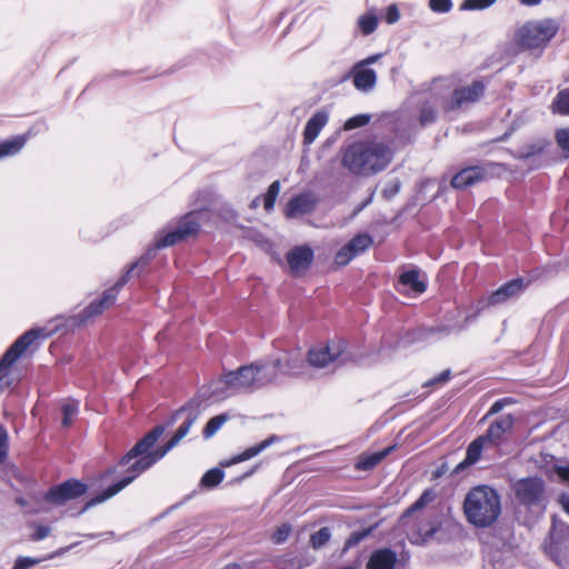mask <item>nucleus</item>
Returning <instances> with one entry per match:
<instances>
[{
    "mask_svg": "<svg viewBox=\"0 0 569 569\" xmlns=\"http://www.w3.org/2000/svg\"><path fill=\"white\" fill-rule=\"evenodd\" d=\"M163 432L164 427L159 425L150 430L147 435H144V437L140 439L120 460L121 466H128V476H126L117 483L108 487L102 493L88 501L84 510L116 496L128 485H130L140 473L162 459L166 456V450H161L160 448L151 450V448L163 435Z\"/></svg>",
    "mask_w": 569,
    "mask_h": 569,
    "instance_id": "f257e3e1",
    "label": "nucleus"
},
{
    "mask_svg": "<svg viewBox=\"0 0 569 569\" xmlns=\"http://www.w3.org/2000/svg\"><path fill=\"white\" fill-rule=\"evenodd\" d=\"M392 160L391 149L379 141H357L342 153V166L351 173L368 177L382 171Z\"/></svg>",
    "mask_w": 569,
    "mask_h": 569,
    "instance_id": "f03ea898",
    "label": "nucleus"
},
{
    "mask_svg": "<svg viewBox=\"0 0 569 569\" xmlns=\"http://www.w3.org/2000/svg\"><path fill=\"white\" fill-rule=\"evenodd\" d=\"M463 512L475 527H490L501 513L500 496L489 486L475 487L465 498Z\"/></svg>",
    "mask_w": 569,
    "mask_h": 569,
    "instance_id": "7ed1b4c3",
    "label": "nucleus"
},
{
    "mask_svg": "<svg viewBox=\"0 0 569 569\" xmlns=\"http://www.w3.org/2000/svg\"><path fill=\"white\" fill-rule=\"evenodd\" d=\"M182 239H184V236L178 228L173 231L168 232L163 238L158 239L154 248L147 250V252L137 262L132 263L126 272V274H123L119 279V281L114 284L113 288L104 291L103 296L99 300L91 302L88 307L83 309V311L81 312L82 319L86 320L91 317H96L102 313L106 309L110 308L116 301L118 290L127 283L130 274L137 268L147 266L150 262V260L154 257L157 249L173 246Z\"/></svg>",
    "mask_w": 569,
    "mask_h": 569,
    "instance_id": "20e7f679",
    "label": "nucleus"
},
{
    "mask_svg": "<svg viewBox=\"0 0 569 569\" xmlns=\"http://www.w3.org/2000/svg\"><path fill=\"white\" fill-rule=\"evenodd\" d=\"M558 29V23L552 19L528 21L516 31L515 42L525 49L542 48Z\"/></svg>",
    "mask_w": 569,
    "mask_h": 569,
    "instance_id": "39448f33",
    "label": "nucleus"
},
{
    "mask_svg": "<svg viewBox=\"0 0 569 569\" xmlns=\"http://www.w3.org/2000/svg\"><path fill=\"white\" fill-rule=\"evenodd\" d=\"M276 379L277 375L274 372L256 365L243 366L237 371H230L223 376V382L233 391L261 388Z\"/></svg>",
    "mask_w": 569,
    "mask_h": 569,
    "instance_id": "423d86ee",
    "label": "nucleus"
},
{
    "mask_svg": "<svg viewBox=\"0 0 569 569\" xmlns=\"http://www.w3.org/2000/svg\"><path fill=\"white\" fill-rule=\"evenodd\" d=\"M543 550L558 566L569 568V527L556 523L543 542Z\"/></svg>",
    "mask_w": 569,
    "mask_h": 569,
    "instance_id": "0eeeda50",
    "label": "nucleus"
},
{
    "mask_svg": "<svg viewBox=\"0 0 569 569\" xmlns=\"http://www.w3.org/2000/svg\"><path fill=\"white\" fill-rule=\"evenodd\" d=\"M512 491L517 501L526 507L540 506L546 501L545 482L539 477H527L515 481Z\"/></svg>",
    "mask_w": 569,
    "mask_h": 569,
    "instance_id": "6e6552de",
    "label": "nucleus"
},
{
    "mask_svg": "<svg viewBox=\"0 0 569 569\" xmlns=\"http://www.w3.org/2000/svg\"><path fill=\"white\" fill-rule=\"evenodd\" d=\"M381 57L382 53H376L352 66L349 77L352 79V83L358 91L368 93L375 89L378 77L370 66L376 63Z\"/></svg>",
    "mask_w": 569,
    "mask_h": 569,
    "instance_id": "1a4fd4ad",
    "label": "nucleus"
},
{
    "mask_svg": "<svg viewBox=\"0 0 569 569\" xmlns=\"http://www.w3.org/2000/svg\"><path fill=\"white\" fill-rule=\"evenodd\" d=\"M346 350V343L342 341H331L326 346L315 347L309 350L308 365L316 369L328 368L330 365L342 363L340 360Z\"/></svg>",
    "mask_w": 569,
    "mask_h": 569,
    "instance_id": "9d476101",
    "label": "nucleus"
},
{
    "mask_svg": "<svg viewBox=\"0 0 569 569\" xmlns=\"http://www.w3.org/2000/svg\"><path fill=\"white\" fill-rule=\"evenodd\" d=\"M43 333V329H32L20 336L0 360V376H3L24 351Z\"/></svg>",
    "mask_w": 569,
    "mask_h": 569,
    "instance_id": "9b49d317",
    "label": "nucleus"
},
{
    "mask_svg": "<svg viewBox=\"0 0 569 569\" xmlns=\"http://www.w3.org/2000/svg\"><path fill=\"white\" fill-rule=\"evenodd\" d=\"M86 491L87 486L84 483L79 480L70 479L51 488L46 493V500L56 505H62L69 500L81 497Z\"/></svg>",
    "mask_w": 569,
    "mask_h": 569,
    "instance_id": "f8f14e48",
    "label": "nucleus"
},
{
    "mask_svg": "<svg viewBox=\"0 0 569 569\" xmlns=\"http://www.w3.org/2000/svg\"><path fill=\"white\" fill-rule=\"evenodd\" d=\"M372 244V238L367 233L353 237L337 253L335 261L339 266L348 264L356 256L365 252Z\"/></svg>",
    "mask_w": 569,
    "mask_h": 569,
    "instance_id": "ddd939ff",
    "label": "nucleus"
},
{
    "mask_svg": "<svg viewBox=\"0 0 569 569\" xmlns=\"http://www.w3.org/2000/svg\"><path fill=\"white\" fill-rule=\"evenodd\" d=\"M272 370L277 375V370H280L287 376H301L305 373V358L298 351L286 353L283 358H278L272 362Z\"/></svg>",
    "mask_w": 569,
    "mask_h": 569,
    "instance_id": "4468645a",
    "label": "nucleus"
},
{
    "mask_svg": "<svg viewBox=\"0 0 569 569\" xmlns=\"http://www.w3.org/2000/svg\"><path fill=\"white\" fill-rule=\"evenodd\" d=\"M488 177V170L481 166L467 167L461 169L451 179L455 189H465L483 181Z\"/></svg>",
    "mask_w": 569,
    "mask_h": 569,
    "instance_id": "2eb2a0df",
    "label": "nucleus"
},
{
    "mask_svg": "<svg viewBox=\"0 0 569 569\" xmlns=\"http://www.w3.org/2000/svg\"><path fill=\"white\" fill-rule=\"evenodd\" d=\"M485 92V84L475 81L470 86L456 89L452 93L450 108H459L466 103L476 102Z\"/></svg>",
    "mask_w": 569,
    "mask_h": 569,
    "instance_id": "dca6fc26",
    "label": "nucleus"
},
{
    "mask_svg": "<svg viewBox=\"0 0 569 569\" xmlns=\"http://www.w3.org/2000/svg\"><path fill=\"white\" fill-rule=\"evenodd\" d=\"M317 203V199L313 193L305 192L292 198L286 208V216L288 218H297L307 213H310Z\"/></svg>",
    "mask_w": 569,
    "mask_h": 569,
    "instance_id": "f3484780",
    "label": "nucleus"
},
{
    "mask_svg": "<svg viewBox=\"0 0 569 569\" xmlns=\"http://www.w3.org/2000/svg\"><path fill=\"white\" fill-rule=\"evenodd\" d=\"M313 251L309 247H297L287 253L288 264L295 274L305 272L311 264Z\"/></svg>",
    "mask_w": 569,
    "mask_h": 569,
    "instance_id": "a211bd4d",
    "label": "nucleus"
},
{
    "mask_svg": "<svg viewBox=\"0 0 569 569\" xmlns=\"http://www.w3.org/2000/svg\"><path fill=\"white\" fill-rule=\"evenodd\" d=\"M525 289V283L522 279H513L503 286H501L499 289L493 291L488 300L487 303L489 306H496L506 302L507 300L518 297Z\"/></svg>",
    "mask_w": 569,
    "mask_h": 569,
    "instance_id": "6ab92c4d",
    "label": "nucleus"
},
{
    "mask_svg": "<svg viewBox=\"0 0 569 569\" xmlns=\"http://www.w3.org/2000/svg\"><path fill=\"white\" fill-rule=\"evenodd\" d=\"M397 559V553L393 550L378 549L370 555L367 569H395Z\"/></svg>",
    "mask_w": 569,
    "mask_h": 569,
    "instance_id": "aec40b11",
    "label": "nucleus"
},
{
    "mask_svg": "<svg viewBox=\"0 0 569 569\" xmlns=\"http://www.w3.org/2000/svg\"><path fill=\"white\" fill-rule=\"evenodd\" d=\"M512 426L513 418L511 415L501 416L489 426L483 437L488 442L496 445Z\"/></svg>",
    "mask_w": 569,
    "mask_h": 569,
    "instance_id": "412c9836",
    "label": "nucleus"
},
{
    "mask_svg": "<svg viewBox=\"0 0 569 569\" xmlns=\"http://www.w3.org/2000/svg\"><path fill=\"white\" fill-rule=\"evenodd\" d=\"M277 441H279V438L277 436L272 435V436L268 437L266 440L261 441L260 443L252 446V447L246 449L240 455H237V456L232 457L230 460L222 462L221 466L229 467L231 465L249 460V459L256 457L257 455H259L260 452H262L264 449H267L268 447H270L272 443H274Z\"/></svg>",
    "mask_w": 569,
    "mask_h": 569,
    "instance_id": "4be33fe9",
    "label": "nucleus"
},
{
    "mask_svg": "<svg viewBox=\"0 0 569 569\" xmlns=\"http://www.w3.org/2000/svg\"><path fill=\"white\" fill-rule=\"evenodd\" d=\"M328 122V113L325 111L316 112L308 121L303 131L306 143H312L319 136L322 128Z\"/></svg>",
    "mask_w": 569,
    "mask_h": 569,
    "instance_id": "5701e85b",
    "label": "nucleus"
},
{
    "mask_svg": "<svg viewBox=\"0 0 569 569\" xmlns=\"http://www.w3.org/2000/svg\"><path fill=\"white\" fill-rule=\"evenodd\" d=\"M198 416L196 413H190L187 419L182 422V425L177 429L176 433L171 437V439L164 445L159 447L161 450H166V455L174 448L190 431V428L196 422Z\"/></svg>",
    "mask_w": 569,
    "mask_h": 569,
    "instance_id": "b1692460",
    "label": "nucleus"
},
{
    "mask_svg": "<svg viewBox=\"0 0 569 569\" xmlns=\"http://www.w3.org/2000/svg\"><path fill=\"white\" fill-rule=\"evenodd\" d=\"M393 447H388L383 450L370 453V455H361L356 462V469L358 470H370L375 468L383 458H386L391 451Z\"/></svg>",
    "mask_w": 569,
    "mask_h": 569,
    "instance_id": "393cba45",
    "label": "nucleus"
},
{
    "mask_svg": "<svg viewBox=\"0 0 569 569\" xmlns=\"http://www.w3.org/2000/svg\"><path fill=\"white\" fill-rule=\"evenodd\" d=\"M486 442H487L486 437H482V436L475 439L468 446L466 459L460 465H458L456 470H460L466 466L476 463L481 456V451H482Z\"/></svg>",
    "mask_w": 569,
    "mask_h": 569,
    "instance_id": "a878e982",
    "label": "nucleus"
},
{
    "mask_svg": "<svg viewBox=\"0 0 569 569\" xmlns=\"http://www.w3.org/2000/svg\"><path fill=\"white\" fill-rule=\"evenodd\" d=\"M400 284L410 288L415 293H422L427 289L425 281L419 279L418 270H409L400 274Z\"/></svg>",
    "mask_w": 569,
    "mask_h": 569,
    "instance_id": "bb28decb",
    "label": "nucleus"
},
{
    "mask_svg": "<svg viewBox=\"0 0 569 569\" xmlns=\"http://www.w3.org/2000/svg\"><path fill=\"white\" fill-rule=\"evenodd\" d=\"M378 17L373 10L367 11L357 19V28L363 36L373 33L378 27Z\"/></svg>",
    "mask_w": 569,
    "mask_h": 569,
    "instance_id": "cd10ccee",
    "label": "nucleus"
},
{
    "mask_svg": "<svg viewBox=\"0 0 569 569\" xmlns=\"http://www.w3.org/2000/svg\"><path fill=\"white\" fill-rule=\"evenodd\" d=\"M433 499L431 491H425L420 498L402 515L401 521L403 526L410 525L411 517L419 510L423 509Z\"/></svg>",
    "mask_w": 569,
    "mask_h": 569,
    "instance_id": "c85d7f7f",
    "label": "nucleus"
},
{
    "mask_svg": "<svg viewBox=\"0 0 569 569\" xmlns=\"http://www.w3.org/2000/svg\"><path fill=\"white\" fill-rule=\"evenodd\" d=\"M26 137L18 136L0 143V159L18 153L26 144Z\"/></svg>",
    "mask_w": 569,
    "mask_h": 569,
    "instance_id": "c756f323",
    "label": "nucleus"
},
{
    "mask_svg": "<svg viewBox=\"0 0 569 569\" xmlns=\"http://www.w3.org/2000/svg\"><path fill=\"white\" fill-rule=\"evenodd\" d=\"M224 473L219 468L208 470L201 478L200 485L204 488H214L223 480Z\"/></svg>",
    "mask_w": 569,
    "mask_h": 569,
    "instance_id": "7c9ffc66",
    "label": "nucleus"
},
{
    "mask_svg": "<svg viewBox=\"0 0 569 569\" xmlns=\"http://www.w3.org/2000/svg\"><path fill=\"white\" fill-rule=\"evenodd\" d=\"M199 228V221L197 220V217L193 213L187 214L178 227V229L181 230L184 238L196 234Z\"/></svg>",
    "mask_w": 569,
    "mask_h": 569,
    "instance_id": "2f4dec72",
    "label": "nucleus"
},
{
    "mask_svg": "<svg viewBox=\"0 0 569 569\" xmlns=\"http://www.w3.org/2000/svg\"><path fill=\"white\" fill-rule=\"evenodd\" d=\"M228 420V415L226 413H222V415H218L213 418H211L204 429H203V437L206 439H209L211 438L220 428L221 426Z\"/></svg>",
    "mask_w": 569,
    "mask_h": 569,
    "instance_id": "473e14b6",
    "label": "nucleus"
},
{
    "mask_svg": "<svg viewBox=\"0 0 569 569\" xmlns=\"http://www.w3.org/2000/svg\"><path fill=\"white\" fill-rule=\"evenodd\" d=\"M78 402L74 400H69L62 405V426L68 428L71 426L74 417L78 413Z\"/></svg>",
    "mask_w": 569,
    "mask_h": 569,
    "instance_id": "72a5a7b5",
    "label": "nucleus"
},
{
    "mask_svg": "<svg viewBox=\"0 0 569 569\" xmlns=\"http://www.w3.org/2000/svg\"><path fill=\"white\" fill-rule=\"evenodd\" d=\"M331 537L330 529L328 527H323L319 529L317 532L312 533L310 537V545L315 549H319L323 547Z\"/></svg>",
    "mask_w": 569,
    "mask_h": 569,
    "instance_id": "f704fd0d",
    "label": "nucleus"
},
{
    "mask_svg": "<svg viewBox=\"0 0 569 569\" xmlns=\"http://www.w3.org/2000/svg\"><path fill=\"white\" fill-rule=\"evenodd\" d=\"M280 189H281V186L278 180L273 181L269 186L268 191L264 194V202H263L264 209L267 211H270L273 208L277 197L279 196Z\"/></svg>",
    "mask_w": 569,
    "mask_h": 569,
    "instance_id": "c9c22d12",
    "label": "nucleus"
},
{
    "mask_svg": "<svg viewBox=\"0 0 569 569\" xmlns=\"http://www.w3.org/2000/svg\"><path fill=\"white\" fill-rule=\"evenodd\" d=\"M373 528H367L359 531H353L349 538L345 542V549H350L358 543H360L365 538H367L371 532Z\"/></svg>",
    "mask_w": 569,
    "mask_h": 569,
    "instance_id": "e433bc0d",
    "label": "nucleus"
},
{
    "mask_svg": "<svg viewBox=\"0 0 569 569\" xmlns=\"http://www.w3.org/2000/svg\"><path fill=\"white\" fill-rule=\"evenodd\" d=\"M553 106L558 112L569 114V89L558 93Z\"/></svg>",
    "mask_w": 569,
    "mask_h": 569,
    "instance_id": "4c0bfd02",
    "label": "nucleus"
},
{
    "mask_svg": "<svg viewBox=\"0 0 569 569\" xmlns=\"http://www.w3.org/2000/svg\"><path fill=\"white\" fill-rule=\"evenodd\" d=\"M546 147V142L543 140H540L535 143L527 144L522 147L520 150V157L521 158H529L537 153H540Z\"/></svg>",
    "mask_w": 569,
    "mask_h": 569,
    "instance_id": "58836bf2",
    "label": "nucleus"
},
{
    "mask_svg": "<svg viewBox=\"0 0 569 569\" xmlns=\"http://www.w3.org/2000/svg\"><path fill=\"white\" fill-rule=\"evenodd\" d=\"M496 2V0H465L461 4V9L465 10H482L489 8Z\"/></svg>",
    "mask_w": 569,
    "mask_h": 569,
    "instance_id": "ea45409f",
    "label": "nucleus"
},
{
    "mask_svg": "<svg viewBox=\"0 0 569 569\" xmlns=\"http://www.w3.org/2000/svg\"><path fill=\"white\" fill-rule=\"evenodd\" d=\"M291 526L288 523L281 525L271 536V540L276 545L283 543L290 536Z\"/></svg>",
    "mask_w": 569,
    "mask_h": 569,
    "instance_id": "a19ab883",
    "label": "nucleus"
},
{
    "mask_svg": "<svg viewBox=\"0 0 569 569\" xmlns=\"http://www.w3.org/2000/svg\"><path fill=\"white\" fill-rule=\"evenodd\" d=\"M9 435L7 429L0 423V463L8 457Z\"/></svg>",
    "mask_w": 569,
    "mask_h": 569,
    "instance_id": "79ce46f5",
    "label": "nucleus"
},
{
    "mask_svg": "<svg viewBox=\"0 0 569 569\" xmlns=\"http://www.w3.org/2000/svg\"><path fill=\"white\" fill-rule=\"evenodd\" d=\"M437 118V113L433 107L423 106L420 111L419 121L422 126L432 123Z\"/></svg>",
    "mask_w": 569,
    "mask_h": 569,
    "instance_id": "37998d69",
    "label": "nucleus"
},
{
    "mask_svg": "<svg viewBox=\"0 0 569 569\" xmlns=\"http://www.w3.org/2000/svg\"><path fill=\"white\" fill-rule=\"evenodd\" d=\"M370 120V117L367 116V114H359V116H356V117H352L350 119H348L343 126V128L346 130H352V129H356V128H360L365 124H367Z\"/></svg>",
    "mask_w": 569,
    "mask_h": 569,
    "instance_id": "c03bdc74",
    "label": "nucleus"
},
{
    "mask_svg": "<svg viewBox=\"0 0 569 569\" xmlns=\"http://www.w3.org/2000/svg\"><path fill=\"white\" fill-rule=\"evenodd\" d=\"M556 139L558 146L569 156V128L559 129Z\"/></svg>",
    "mask_w": 569,
    "mask_h": 569,
    "instance_id": "a18cd8bd",
    "label": "nucleus"
},
{
    "mask_svg": "<svg viewBox=\"0 0 569 569\" xmlns=\"http://www.w3.org/2000/svg\"><path fill=\"white\" fill-rule=\"evenodd\" d=\"M41 559L31 557H19L12 569H31L32 567L40 563Z\"/></svg>",
    "mask_w": 569,
    "mask_h": 569,
    "instance_id": "49530a36",
    "label": "nucleus"
},
{
    "mask_svg": "<svg viewBox=\"0 0 569 569\" xmlns=\"http://www.w3.org/2000/svg\"><path fill=\"white\" fill-rule=\"evenodd\" d=\"M429 7L435 12L445 13L452 7L451 0H429Z\"/></svg>",
    "mask_w": 569,
    "mask_h": 569,
    "instance_id": "de8ad7c7",
    "label": "nucleus"
},
{
    "mask_svg": "<svg viewBox=\"0 0 569 569\" xmlns=\"http://www.w3.org/2000/svg\"><path fill=\"white\" fill-rule=\"evenodd\" d=\"M510 403H513V400L511 398H503V399H499V400L495 401L492 403L491 408L489 409L487 416H491V415H496V413L500 412L505 406L510 405Z\"/></svg>",
    "mask_w": 569,
    "mask_h": 569,
    "instance_id": "09e8293b",
    "label": "nucleus"
},
{
    "mask_svg": "<svg viewBox=\"0 0 569 569\" xmlns=\"http://www.w3.org/2000/svg\"><path fill=\"white\" fill-rule=\"evenodd\" d=\"M400 18V12L396 4H391L387 9L386 21L389 24L396 23Z\"/></svg>",
    "mask_w": 569,
    "mask_h": 569,
    "instance_id": "8fccbe9b",
    "label": "nucleus"
},
{
    "mask_svg": "<svg viewBox=\"0 0 569 569\" xmlns=\"http://www.w3.org/2000/svg\"><path fill=\"white\" fill-rule=\"evenodd\" d=\"M50 533V529L48 527H44V526H39L33 535V538L36 540H42L44 539L46 537H48Z\"/></svg>",
    "mask_w": 569,
    "mask_h": 569,
    "instance_id": "3c124183",
    "label": "nucleus"
},
{
    "mask_svg": "<svg viewBox=\"0 0 569 569\" xmlns=\"http://www.w3.org/2000/svg\"><path fill=\"white\" fill-rule=\"evenodd\" d=\"M449 378H450V370H445L438 377L430 380L428 385L445 383L449 380Z\"/></svg>",
    "mask_w": 569,
    "mask_h": 569,
    "instance_id": "603ef678",
    "label": "nucleus"
},
{
    "mask_svg": "<svg viewBox=\"0 0 569 569\" xmlns=\"http://www.w3.org/2000/svg\"><path fill=\"white\" fill-rule=\"evenodd\" d=\"M557 475L569 483V466H559L556 468Z\"/></svg>",
    "mask_w": 569,
    "mask_h": 569,
    "instance_id": "864d4df0",
    "label": "nucleus"
},
{
    "mask_svg": "<svg viewBox=\"0 0 569 569\" xmlns=\"http://www.w3.org/2000/svg\"><path fill=\"white\" fill-rule=\"evenodd\" d=\"M435 531V527L433 525L429 523L427 528L425 529H419V536L420 537H428V536H431Z\"/></svg>",
    "mask_w": 569,
    "mask_h": 569,
    "instance_id": "5fc2aeb1",
    "label": "nucleus"
},
{
    "mask_svg": "<svg viewBox=\"0 0 569 569\" xmlns=\"http://www.w3.org/2000/svg\"><path fill=\"white\" fill-rule=\"evenodd\" d=\"M560 503L563 508V510L569 513V495H562L560 497Z\"/></svg>",
    "mask_w": 569,
    "mask_h": 569,
    "instance_id": "6e6d98bb",
    "label": "nucleus"
},
{
    "mask_svg": "<svg viewBox=\"0 0 569 569\" xmlns=\"http://www.w3.org/2000/svg\"><path fill=\"white\" fill-rule=\"evenodd\" d=\"M519 2L526 7H533V6H538L541 0H519Z\"/></svg>",
    "mask_w": 569,
    "mask_h": 569,
    "instance_id": "4d7b16f0",
    "label": "nucleus"
},
{
    "mask_svg": "<svg viewBox=\"0 0 569 569\" xmlns=\"http://www.w3.org/2000/svg\"><path fill=\"white\" fill-rule=\"evenodd\" d=\"M222 569H241L240 565L232 562L223 567Z\"/></svg>",
    "mask_w": 569,
    "mask_h": 569,
    "instance_id": "13d9d810",
    "label": "nucleus"
},
{
    "mask_svg": "<svg viewBox=\"0 0 569 569\" xmlns=\"http://www.w3.org/2000/svg\"><path fill=\"white\" fill-rule=\"evenodd\" d=\"M391 192H392V193L398 192V186H396V187H395V189H391Z\"/></svg>",
    "mask_w": 569,
    "mask_h": 569,
    "instance_id": "bf43d9fd",
    "label": "nucleus"
},
{
    "mask_svg": "<svg viewBox=\"0 0 569 569\" xmlns=\"http://www.w3.org/2000/svg\"><path fill=\"white\" fill-rule=\"evenodd\" d=\"M183 411V409L179 410L176 412V416H179L181 412Z\"/></svg>",
    "mask_w": 569,
    "mask_h": 569,
    "instance_id": "052dcab7",
    "label": "nucleus"
}]
</instances>
